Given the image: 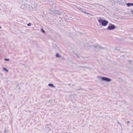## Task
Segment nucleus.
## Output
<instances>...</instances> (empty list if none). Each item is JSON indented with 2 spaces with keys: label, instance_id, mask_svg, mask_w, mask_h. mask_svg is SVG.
<instances>
[{
  "label": "nucleus",
  "instance_id": "1",
  "mask_svg": "<svg viewBox=\"0 0 133 133\" xmlns=\"http://www.w3.org/2000/svg\"><path fill=\"white\" fill-rule=\"evenodd\" d=\"M98 21L99 23H101L102 25L103 26H107L108 23V21L105 20L100 19L98 20Z\"/></svg>",
  "mask_w": 133,
  "mask_h": 133
},
{
  "label": "nucleus",
  "instance_id": "2",
  "mask_svg": "<svg viewBox=\"0 0 133 133\" xmlns=\"http://www.w3.org/2000/svg\"><path fill=\"white\" fill-rule=\"evenodd\" d=\"M116 26L113 24H110L107 29L109 30H112L115 29Z\"/></svg>",
  "mask_w": 133,
  "mask_h": 133
},
{
  "label": "nucleus",
  "instance_id": "3",
  "mask_svg": "<svg viewBox=\"0 0 133 133\" xmlns=\"http://www.w3.org/2000/svg\"><path fill=\"white\" fill-rule=\"evenodd\" d=\"M101 79L102 81L107 82H109L111 81V79L110 78L106 77H101Z\"/></svg>",
  "mask_w": 133,
  "mask_h": 133
},
{
  "label": "nucleus",
  "instance_id": "4",
  "mask_svg": "<svg viewBox=\"0 0 133 133\" xmlns=\"http://www.w3.org/2000/svg\"><path fill=\"white\" fill-rule=\"evenodd\" d=\"M81 11L82 12H83L85 14H87L88 15H90V16H91V14H89L87 12H86L85 10L82 9V10Z\"/></svg>",
  "mask_w": 133,
  "mask_h": 133
},
{
  "label": "nucleus",
  "instance_id": "5",
  "mask_svg": "<svg viewBox=\"0 0 133 133\" xmlns=\"http://www.w3.org/2000/svg\"><path fill=\"white\" fill-rule=\"evenodd\" d=\"M99 46V45L98 44H94L93 45V46H94L95 48H97L98 49Z\"/></svg>",
  "mask_w": 133,
  "mask_h": 133
},
{
  "label": "nucleus",
  "instance_id": "6",
  "mask_svg": "<svg viewBox=\"0 0 133 133\" xmlns=\"http://www.w3.org/2000/svg\"><path fill=\"white\" fill-rule=\"evenodd\" d=\"M128 6H133V3H128L126 4Z\"/></svg>",
  "mask_w": 133,
  "mask_h": 133
},
{
  "label": "nucleus",
  "instance_id": "7",
  "mask_svg": "<svg viewBox=\"0 0 133 133\" xmlns=\"http://www.w3.org/2000/svg\"><path fill=\"white\" fill-rule=\"evenodd\" d=\"M77 8L80 11L82 10V8L80 7H78Z\"/></svg>",
  "mask_w": 133,
  "mask_h": 133
},
{
  "label": "nucleus",
  "instance_id": "8",
  "mask_svg": "<svg viewBox=\"0 0 133 133\" xmlns=\"http://www.w3.org/2000/svg\"><path fill=\"white\" fill-rule=\"evenodd\" d=\"M104 49V48L103 47H101V46H99L98 49Z\"/></svg>",
  "mask_w": 133,
  "mask_h": 133
},
{
  "label": "nucleus",
  "instance_id": "9",
  "mask_svg": "<svg viewBox=\"0 0 133 133\" xmlns=\"http://www.w3.org/2000/svg\"><path fill=\"white\" fill-rule=\"evenodd\" d=\"M48 85L49 86L51 87H53V84H48Z\"/></svg>",
  "mask_w": 133,
  "mask_h": 133
},
{
  "label": "nucleus",
  "instance_id": "10",
  "mask_svg": "<svg viewBox=\"0 0 133 133\" xmlns=\"http://www.w3.org/2000/svg\"><path fill=\"white\" fill-rule=\"evenodd\" d=\"M3 69L7 72H8V71L5 68H4Z\"/></svg>",
  "mask_w": 133,
  "mask_h": 133
},
{
  "label": "nucleus",
  "instance_id": "11",
  "mask_svg": "<svg viewBox=\"0 0 133 133\" xmlns=\"http://www.w3.org/2000/svg\"><path fill=\"white\" fill-rule=\"evenodd\" d=\"M41 30H42V31L43 32V33H45V31L43 30V29H41Z\"/></svg>",
  "mask_w": 133,
  "mask_h": 133
},
{
  "label": "nucleus",
  "instance_id": "12",
  "mask_svg": "<svg viewBox=\"0 0 133 133\" xmlns=\"http://www.w3.org/2000/svg\"><path fill=\"white\" fill-rule=\"evenodd\" d=\"M131 12H132V13H131V14L133 15V10H131Z\"/></svg>",
  "mask_w": 133,
  "mask_h": 133
},
{
  "label": "nucleus",
  "instance_id": "13",
  "mask_svg": "<svg viewBox=\"0 0 133 133\" xmlns=\"http://www.w3.org/2000/svg\"><path fill=\"white\" fill-rule=\"evenodd\" d=\"M31 24L30 23H29V24H27V25L28 26H30L31 25Z\"/></svg>",
  "mask_w": 133,
  "mask_h": 133
},
{
  "label": "nucleus",
  "instance_id": "14",
  "mask_svg": "<svg viewBox=\"0 0 133 133\" xmlns=\"http://www.w3.org/2000/svg\"><path fill=\"white\" fill-rule=\"evenodd\" d=\"M4 60L5 61H9V59H4Z\"/></svg>",
  "mask_w": 133,
  "mask_h": 133
},
{
  "label": "nucleus",
  "instance_id": "15",
  "mask_svg": "<svg viewBox=\"0 0 133 133\" xmlns=\"http://www.w3.org/2000/svg\"><path fill=\"white\" fill-rule=\"evenodd\" d=\"M56 56L57 57H58V54L57 53L56 54Z\"/></svg>",
  "mask_w": 133,
  "mask_h": 133
},
{
  "label": "nucleus",
  "instance_id": "16",
  "mask_svg": "<svg viewBox=\"0 0 133 133\" xmlns=\"http://www.w3.org/2000/svg\"><path fill=\"white\" fill-rule=\"evenodd\" d=\"M118 123H119V124L120 125H121V126H122L121 124L119 122H118Z\"/></svg>",
  "mask_w": 133,
  "mask_h": 133
},
{
  "label": "nucleus",
  "instance_id": "17",
  "mask_svg": "<svg viewBox=\"0 0 133 133\" xmlns=\"http://www.w3.org/2000/svg\"><path fill=\"white\" fill-rule=\"evenodd\" d=\"M110 1H111V2H112L113 1H114V0H109Z\"/></svg>",
  "mask_w": 133,
  "mask_h": 133
},
{
  "label": "nucleus",
  "instance_id": "18",
  "mask_svg": "<svg viewBox=\"0 0 133 133\" xmlns=\"http://www.w3.org/2000/svg\"><path fill=\"white\" fill-rule=\"evenodd\" d=\"M127 122L128 123H130V122L129 121H127Z\"/></svg>",
  "mask_w": 133,
  "mask_h": 133
},
{
  "label": "nucleus",
  "instance_id": "19",
  "mask_svg": "<svg viewBox=\"0 0 133 133\" xmlns=\"http://www.w3.org/2000/svg\"><path fill=\"white\" fill-rule=\"evenodd\" d=\"M61 57V56L59 54V57Z\"/></svg>",
  "mask_w": 133,
  "mask_h": 133
},
{
  "label": "nucleus",
  "instance_id": "20",
  "mask_svg": "<svg viewBox=\"0 0 133 133\" xmlns=\"http://www.w3.org/2000/svg\"><path fill=\"white\" fill-rule=\"evenodd\" d=\"M60 13V12H59V14H59V15L61 14Z\"/></svg>",
  "mask_w": 133,
  "mask_h": 133
},
{
  "label": "nucleus",
  "instance_id": "21",
  "mask_svg": "<svg viewBox=\"0 0 133 133\" xmlns=\"http://www.w3.org/2000/svg\"><path fill=\"white\" fill-rule=\"evenodd\" d=\"M77 56L78 58H79V56H78V55H77Z\"/></svg>",
  "mask_w": 133,
  "mask_h": 133
},
{
  "label": "nucleus",
  "instance_id": "22",
  "mask_svg": "<svg viewBox=\"0 0 133 133\" xmlns=\"http://www.w3.org/2000/svg\"><path fill=\"white\" fill-rule=\"evenodd\" d=\"M70 84H68V85L69 86H70Z\"/></svg>",
  "mask_w": 133,
  "mask_h": 133
},
{
  "label": "nucleus",
  "instance_id": "23",
  "mask_svg": "<svg viewBox=\"0 0 133 133\" xmlns=\"http://www.w3.org/2000/svg\"><path fill=\"white\" fill-rule=\"evenodd\" d=\"M1 26H0V29L1 28Z\"/></svg>",
  "mask_w": 133,
  "mask_h": 133
}]
</instances>
